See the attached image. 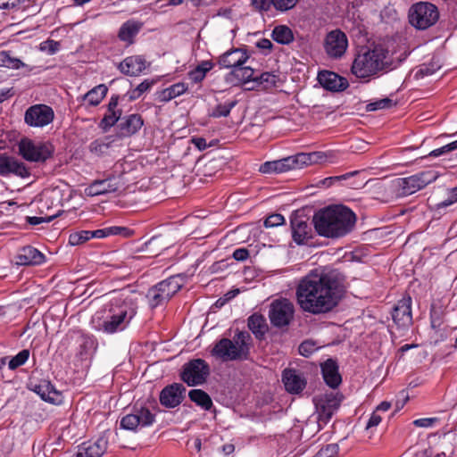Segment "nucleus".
<instances>
[{"label": "nucleus", "mask_w": 457, "mask_h": 457, "mask_svg": "<svg viewBox=\"0 0 457 457\" xmlns=\"http://www.w3.org/2000/svg\"><path fill=\"white\" fill-rule=\"evenodd\" d=\"M342 280L339 270L322 268L312 270L297 286L298 304L304 312L312 314L331 311L338 303Z\"/></svg>", "instance_id": "obj_1"}, {"label": "nucleus", "mask_w": 457, "mask_h": 457, "mask_svg": "<svg viewBox=\"0 0 457 457\" xmlns=\"http://www.w3.org/2000/svg\"><path fill=\"white\" fill-rule=\"evenodd\" d=\"M137 313V303L126 292L114 295L104 306L103 321L97 327L107 334L123 330Z\"/></svg>", "instance_id": "obj_2"}, {"label": "nucleus", "mask_w": 457, "mask_h": 457, "mask_svg": "<svg viewBox=\"0 0 457 457\" xmlns=\"http://www.w3.org/2000/svg\"><path fill=\"white\" fill-rule=\"evenodd\" d=\"M401 62L400 59L395 61L387 49L378 45L356 56L352 65V72L358 78L365 79L392 71Z\"/></svg>", "instance_id": "obj_3"}, {"label": "nucleus", "mask_w": 457, "mask_h": 457, "mask_svg": "<svg viewBox=\"0 0 457 457\" xmlns=\"http://www.w3.org/2000/svg\"><path fill=\"white\" fill-rule=\"evenodd\" d=\"M251 343L250 334L239 331L235 334L233 339L222 338L218 341L212 350V355L223 361L247 360Z\"/></svg>", "instance_id": "obj_4"}, {"label": "nucleus", "mask_w": 457, "mask_h": 457, "mask_svg": "<svg viewBox=\"0 0 457 457\" xmlns=\"http://www.w3.org/2000/svg\"><path fill=\"white\" fill-rule=\"evenodd\" d=\"M316 232L325 237H338L343 233V204L319 210L312 218Z\"/></svg>", "instance_id": "obj_5"}, {"label": "nucleus", "mask_w": 457, "mask_h": 457, "mask_svg": "<svg viewBox=\"0 0 457 457\" xmlns=\"http://www.w3.org/2000/svg\"><path fill=\"white\" fill-rule=\"evenodd\" d=\"M320 158V153H301L280 160L266 162L260 167L262 173H282L313 164Z\"/></svg>", "instance_id": "obj_6"}, {"label": "nucleus", "mask_w": 457, "mask_h": 457, "mask_svg": "<svg viewBox=\"0 0 457 457\" xmlns=\"http://www.w3.org/2000/svg\"><path fill=\"white\" fill-rule=\"evenodd\" d=\"M438 18L437 7L428 2L416 3L409 11L410 23L419 29L429 28L436 22Z\"/></svg>", "instance_id": "obj_7"}, {"label": "nucleus", "mask_w": 457, "mask_h": 457, "mask_svg": "<svg viewBox=\"0 0 457 457\" xmlns=\"http://www.w3.org/2000/svg\"><path fill=\"white\" fill-rule=\"evenodd\" d=\"M181 278L172 276L161 281L156 286L150 288L146 297L152 308H155L163 302L168 301L181 288Z\"/></svg>", "instance_id": "obj_8"}, {"label": "nucleus", "mask_w": 457, "mask_h": 457, "mask_svg": "<svg viewBox=\"0 0 457 457\" xmlns=\"http://www.w3.org/2000/svg\"><path fill=\"white\" fill-rule=\"evenodd\" d=\"M439 176L437 170H428L406 178L398 179L397 186L403 195H410L436 181Z\"/></svg>", "instance_id": "obj_9"}, {"label": "nucleus", "mask_w": 457, "mask_h": 457, "mask_svg": "<svg viewBox=\"0 0 457 457\" xmlns=\"http://www.w3.org/2000/svg\"><path fill=\"white\" fill-rule=\"evenodd\" d=\"M210 375V366L203 359H194L183 366L181 379L189 386L204 384Z\"/></svg>", "instance_id": "obj_10"}, {"label": "nucleus", "mask_w": 457, "mask_h": 457, "mask_svg": "<svg viewBox=\"0 0 457 457\" xmlns=\"http://www.w3.org/2000/svg\"><path fill=\"white\" fill-rule=\"evenodd\" d=\"M294 304L287 299L275 300L270 303L269 317L273 326H287L294 317Z\"/></svg>", "instance_id": "obj_11"}, {"label": "nucleus", "mask_w": 457, "mask_h": 457, "mask_svg": "<svg viewBox=\"0 0 457 457\" xmlns=\"http://www.w3.org/2000/svg\"><path fill=\"white\" fill-rule=\"evenodd\" d=\"M19 153L27 161L44 162L53 154V147L49 144H35L29 139H21L19 143Z\"/></svg>", "instance_id": "obj_12"}, {"label": "nucleus", "mask_w": 457, "mask_h": 457, "mask_svg": "<svg viewBox=\"0 0 457 457\" xmlns=\"http://www.w3.org/2000/svg\"><path fill=\"white\" fill-rule=\"evenodd\" d=\"M124 189V182L120 177H108L104 179H96L84 190L87 196H97L116 193Z\"/></svg>", "instance_id": "obj_13"}, {"label": "nucleus", "mask_w": 457, "mask_h": 457, "mask_svg": "<svg viewBox=\"0 0 457 457\" xmlns=\"http://www.w3.org/2000/svg\"><path fill=\"white\" fill-rule=\"evenodd\" d=\"M49 202H52V204H54V202H55V206H58L59 193L56 191H52V192H46V193L43 194V195L39 201L38 208H39L40 212L44 213L45 216L44 217H36V216L29 217V216H28L26 219H27V221L30 225L36 226V225L41 224L43 222H50L54 218L60 216V211H56L55 212H51L52 207L48 206Z\"/></svg>", "instance_id": "obj_14"}, {"label": "nucleus", "mask_w": 457, "mask_h": 457, "mask_svg": "<svg viewBox=\"0 0 457 457\" xmlns=\"http://www.w3.org/2000/svg\"><path fill=\"white\" fill-rule=\"evenodd\" d=\"M54 111L46 104H35L30 106L24 115L25 122L30 127H44L53 121Z\"/></svg>", "instance_id": "obj_15"}, {"label": "nucleus", "mask_w": 457, "mask_h": 457, "mask_svg": "<svg viewBox=\"0 0 457 457\" xmlns=\"http://www.w3.org/2000/svg\"><path fill=\"white\" fill-rule=\"evenodd\" d=\"M155 416L148 408L141 407L134 413L128 414L120 420V427L128 430H135L137 427H147L154 422Z\"/></svg>", "instance_id": "obj_16"}, {"label": "nucleus", "mask_w": 457, "mask_h": 457, "mask_svg": "<svg viewBox=\"0 0 457 457\" xmlns=\"http://www.w3.org/2000/svg\"><path fill=\"white\" fill-rule=\"evenodd\" d=\"M392 319L398 328H408L412 323L411 298L404 296L397 302L392 312Z\"/></svg>", "instance_id": "obj_17"}, {"label": "nucleus", "mask_w": 457, "mask_h": 457, "mask_svg": "<svg viewBox=\"0 0 457 457\" xmlns=\"http://www.w3.org/2000/svg\"><path fill=\"white\" fill-rule=\"evenodd\" d=\"M186 387L182 384L174 383L165 386L160 394V403L167 408H174L180 404L184 398Z\"/></svg>", "instance_id": "obj_18"}, {"label": "nucleus", "mask_w": 457, "mask_h": 457, "mask_svg": "<svg viewBox=\"0 0 457 457\" xmlns=\"http://www.w3.org/2000/svg\"><path fill=\"white\" fill-rule=\"evenodd\" d=\"M107 440L98 438L94 442H85L78 446L72 457H101L107 450Z\"/></svg>", "instance_id": "obj_19"}, {"label": "nucleus", "mask_w": 457, "mask_h": 457, "mask_svg": "<svg viewBox=\"0 0 457 457\" xmlns=\"http://www.w3.org/2000/svg\"><path fill=\"white\" fill-rule=\"evenodd\" d=\"M11 173L16 174L22 178L27 177L29 175V171L25 165L16 160L12 156H8L6 154L0 155V175L6 176Z\"/></svg>", "instance_id": "obj_20"}, {"label": "nucleus", "mask_w": 457, "mask_h": 457, "mask_svg": "<svg viewBox=\"0 0 457 457\" xmlns=\"http://www.w3.org/2000/svg\"><path fill=\"white\" fill-rule=\"evenodd\" d=\"M248 55L246 52L241 48H234L224 53L219 59V64L223 68L236 69L244 65L247 61Z\"/></svg>", "instance_id": "obj_21"}, {"label": "nucleus", "mask_w": 457, "mask_h": 457, "mask_svg": "<svg viewBox=\"0 0 457 457\" xmlns=\"http://www.w3.org/2000/svg\"><path fill=\"white\" fill-rule=\"evenodd\" d=\"M320 366L322 377L326 384L331 388L337 387L342 381V378L337 361L333 359H328Z\"/></svg>", "instance_id": "obj_22"}, {"label": "nucleus", "mask_w": 457, "mask_h": 457, "mask_svg": "<svg viewBox=\"0 0 457 457\" xmlns=\"http://www.w3.org/2000/svg\"><path fill=\"white\" fill-rule=\"evenodd\" d=\"M45 262L44 254L32 246L22 247L16 256L17 265H39Z\"/></svg>", "instance_id": "obj_23"}, {"label": "nucleus", "mask_w": 457, "mask_h": 457, "mask_svg": "<svg viewBox=\"0 0 457 457\" xmlns=\"http://www.w3.org/2000/svg\"><path fill=\"white\" fill-rule=\"evenodd\" d=\"M119 96H112L107 105V111L100 122L104 131H108L120 120L122 111L118 108Z\"/></svg>", "instance_id": "obj_24"}, {"label": "nucleus", "mask_w": 457, "mask_h": 457, "mask_svg": "<svg viewBox=\"0 0 457 457\" xmlns=\"http://www.w3.org/2000/svg\"><path fill=\"white\" fill-rule=\"evenodd\" d=\"M145 59L140 55H132L120 62L118 68L125 75L138 76L145 68Z\"/></svg>", "instance_id": "obj_25"}, {"label": "nucleus", "mask_w": 457, "mask_h": 457, "mask_svg": "<svg viewBox=\"0 0 457 457\" xmlns=\"http://www.w3.org/2000/svg\"><path fill=\"white\" fill-rule=\"evenodd\" d=\"M285 388L291 394H298L305 387L306 381L295 370H285L282 376Z\"/></svg>", "instance_id": "obj_26"}, {"label": "nucleus", "mask_w": 457, "mask_h": 457, "mask_svg": "<svg viewBox=\"0 0 457 457\" xmlns=\"http://www.w3.org/2000/svg\"><path fill=\"white\" fill-rule=\"evenodd\" d=\"M340 407V399L335 395H327L325 399H321L317 403L319 420L327 423L332 417L333 413Z\"/></svg>", "instance_id": "obj_27"}, {"label": "nucleus", "mask_w": 457, "mask_h": 457, "mask_svg": "<svg viewBox=\"0 0 457 457\" xmlns=\"http://www.w3.org/2000/svg\"><path fill=\"white\" fill-rule=\"evenodd\" d=\"M325 48L331 57H341L343 54V33L340 29L330 31L325 40Z\"/></svg>", "instance_id": "obj_28"}, {"label": "nucleus", "mask_w": 457, "mask_h": 457, "mask_svg": "<svg viewBox=\"0 0 457 457\" xmlns=\"http://www.w3.org/2000/svg\"><path fill=\"white\" fill-rule=\"evenodd\" d=\"M143 27V23L135 20H129L120 28L118 37L120 41L126 42L128 45L134 43L135 37L138 34Z\"/></svg>", "instance_id": "obj_29"}, {"label": "nucleus", "mask_w": 457, "mask_h": 457, "mask_svg": "<svg viewBox=\"0 0 457 457\" xmlns=\"http://www.w3.org/2000/svg\"><path fill=\"white\" fill-rule=\"evenodd\" d=\"M319 83L327 90L340 91L343 87V78L329 71H321L318 73Z\"/></svg>", "instance_id": "obj_30"}, {"label": "nucleus", "mask_w": 457, "mask_h": 457, "mask_svg": "<svg viewBox=\"0 0 457 457\" xmlns=\"http://www.w3.org/2000/svg\"><path fill=\"white\" fill-rule=\"evenodd\" d=\"M36 392L44 401L54 404H59L62 403L61 393L57 391L50 382L45 381L43 384L38 385L36 387Z\"/></svg>", "instance_id": "obj_31"}, {"label": "nucleus", "mask_w": 457, "mask_h": 457, "mask_svg": "<svg viewBox=\"0 0 457 457\" xmlns=\"http://www.w3.org/2000/svg\"><path fill=\"white\" fill-rule=\"evenodd\" d=\"M134 234V231L126 227L112 226L101 229L90 231L91 238H104L112 235H120L123 237H129Z\"/></svg>", "instance_id": "obj_32"}, {"label": "nucleus", "mask_w": 457, "mask_h": 457, "mask_svg": "<svg viewBox=\"0 0 457 457\" xmlns=\"http://www.w3.org/2000/svg\"><path fill=\"white\" fill-rule=\"evenodd\" d=\"M143 126V119L139 114H131L124 119L119 125L124 136L135 134Z\"/></svg>", "instance_id": "obj_33"}, {"label": "nucleus", "mask_w": 457, "mask_h": 457, "mask_svg": "<svg viewBox=\"0 0 457 457\" xmlns=\"http://www.w3.org/2000/svg\"><path fill=\"white\" fill-rule=\"evenodd\" d=\"M247 325L249 329L258 339H261L264 336L268 328L265 318L257 313H254L248 318Z\"/></svg>", "instance_id": "obj_34"}, {"label": "nucleus", "mask_w": 457, "mask_h": 457, "mask_svg": "<svg viewBox=\"0 0 457 457\" xmlns=\"http://www.w3.org/2000/svg\"><path fill=\"white\" fill-rule=\"evenodd\" d=\"M293 238L297 244H303L309 237V225L306 221L295 219L291 220Z\"/></svg>", "instance_id": "obj_35"}, {"label": "nucleus", "mask_w": 457, "mask_h": 457, "mask_svg": "<svg viewBox=\"0 0 457 457\" xmlns=\"http://www.w3.org/2000/svg\"><path fill=\"white\" fill-rule=\"evenodd\" d=\"M187 89L185 83L179 82L171 85L170 87L162 90L158 93V100L162 103L170 101L171 99L181 96Z\"/></svg>", "instance_id": "obj_36"}, {"label": "nucleus", "mask_w": 457, "mask_h": 457, "mask_svg": "<svg viewBox=\"0 0 457 457\" xmlns=\"http://www.w3.org/2000/svg\"><path fill=\"white\" fill-rule=\"evenodd\" d=\"M107 91L108 87L104 84H100L85 94L83 99L87 101L88 104L96 106L104 98Z\"/></svg>", "instance_id": "obj_37"}, {"label": "nucleus", "mask_w": 457, "mask_h": 457, "mask_svg": "<svg viewBox=\"0 0 457 457\" xmlns=\"http://www.w3.org/2000/svg\"><path fill=\"white\" fill-rule=\"evenodd\" d=\"M442 67L441 61L438 57H433L428 63L420 65L418 71L415 73V78L422 79L427 76H431Z\"/></svg>", "instance_id": "obj_38"}, {"label": "nucleus", "mask_w": 457, "mask_h": 457, "mask_svg": "<svg viewBox=\"0 0 457 457\" xmlns=\"http://www.w3.org/2000/svg\"><path fill=\"white\" fill-rule=\"evenodd\" d=\"M190 400L198 406L208 411L212 406V401L209 395L201 389H192L188 393Z\"/></svg>", "instance_id": "obj_39"}, {"label": "nucleus", "mask_w": 457, "mask_h": 457, "mask_svg": "<svg viewBox=\"0 0 457 457\" xmlns=\"http://www.w3.org/2000/svg\"><path fill=\"white\" fill-rule=\"evenodd\" d=\"M230 76H233L241 83H246L249 81L254 82L256 71L250 66L241 65L233 69L230 72Z\"/></svg>", "instance_id": "obj_40"}, {"label": "nucleus", "mask_w": 457, "mask_h": 457, "mask_svg": "<svg viewBox=\"0 0 457 457\" xmlns=\"http://www.w3.org/2000/svg\"><path fill=\"white\" fill-rule=\"evenodd\" d=\"M272 38L278 44L287 45L294 39L292 30L287 26H277L272 31Z\"/></svg>", "instance_id": "obj_41"}, {"label": "nucleus", "mask_w": 457, "mask_h": 457, "mask_svg": "<svg viewBox=\"0 0 457 457\" xmlns=\"http://www.w3.org/2000/svg\"><path fill=\"white\" fill-rule=\"evenodd\" d=\"M361 170L345 173V182L346 183V186L353 189L362 188L366 185L367 180L365 177L361 178Z\"/></svg>", "instance_id": "obj_42"}, {"label": "nucleus", "mask_w": 457, "mask_h": 457, "mask_svg": "<svg viewBox=\"0 0 457 457\" xmlns=\"http://www.w3.org/2000/svg\"><path fill=\"white\" fill-rule=\"evenodd\" d=\"M278 77L270 72H262L256 74L254 82L258 86H262L263 89H270L276 87Z\"/></svg>", "instance_id": "obj_43"}, {"label": "nucleus", "mask_w": 457, "mask_h": 457, "mask_svg": "<svg viewBox=\"0 0 457 457\" xmlns=\"http://www.w3.org/2000/svg\"><path fill=\"white\" fill-rule=\"evenodd\" d=\"M236 104L237 101H228L224 104H219L212 110L209 116L213 118L228 117Z\"/></svg>", "instance_id": "obj_44"}, {"label": "nucleus", "mask_w": 457, "mask_h": 457, "mask_svg": "<svg viewBox=\"0 0 457 457\" xmlns=\"http://www.w3.org/2000/svg\"><path fill=\"white\" fill-rule=\"evenodd\" d=\"M90 238V230L74 231L69 236V244L73 246L80 245L88 241Z\"/></svg>", "instance_id": "obj_45"}, {"label": "nucleus", "mask_w": 457, "mask_h": 457, "mask_svg": "<svg viewBox=\"0 0 457 457\" xmlns=\"http://www.w3.org/2000/svg\"><path fill=\"white\" fill-rule=\"evenodd\" d=\"M367 249L362 246H358L351 251H345V261L347 262H363L367 257Z\"/></svg>", "instance_id": "obj_46"}, {"label": "nucleus", "mask_w": 457, "mask_h": 457, "mask_svg": "<svg viewBox=\"0 0 457 457\" xmlns=\"http://www.w3.org/2000/svg\"><path fill=\"white\" fill-rule=\"evenodd\" d=\"M394 105L395 103L391 98L385 97L382 99H378L376 101L370 102V104H367L366 109L369 112H374L382 109H389Z\"/></svg>", "instance_id": "obj_47"}, {"label": "nucleus", "mask_w": 457, "mask_h": 457, "mask_svg": "<svg viewBox=\"0 0 457 457\" xmlns=\"http://www.w3.org/2000/svg\"><path fill=\"white\" fill-rule=\"evenodd\" d=\"M356 221V214L349 207L345 206V235L353 230Z\"/></svg>", "instance_id": "obj_48"}, {"label": "nucleus", "mask_w": 457, "mask_h": 457, "mask_svg": "<svg viewBox=\"0 0 457 457\" xmlns=\"http://www.w3.org/2000/svg\"><path fill=\"white\" fill-rule=\"evenodd\" d=\"M29 351L27 349H24L21 351L17 355L12 357L9 362L8 366L10 370H15L18 367L23 365L29 359Z\"/></svg>", "instance_id": "obj_49"}, {"label": "nucleus", "mask_w": 457, "mask_h": 457, "mask_svg": "<svg viewBox=\"0 0 457 457\" xmlns=\"http://www.w3.org/2000/svg\"><path fill=\"white\" fill-rule=\"evenodd\" d=\"M23 63L18 60L12 58L7 53H0V66H5L12 69H19Z\"/></svg>", "instance_id": "obj_50"}, {"label": "nucleus", "mask_w": 457, "mask_h": 457, "mask_svg": "<svg viewBox=\"0 0 457 457\" xmlns=\"http://www.w3.org/2000/svg\"><path fill=\"white\" fill-rule=\"evenodd\" d=\"M277 11L287 12L293 9L299 0H270Z\"/></svg>", "instance_id": "obj_51"}, {"label": "nucleus", "mask_w": 457, "mask_h": 457, "mask_svg": "<svg viewBox=\"0 0 457 457\" xmlns=\"http://www.w3.org/2000/svg\"><path fill=\"white\" fill-rule=\"evenodd\" d=\"M153 85L152 81L147 79L140 83L135 89L129 93V100H135L138 98L142 94L146 92Z\"/></svg>", "instance_id": "obj_52"}, {"label": "nucleus", "mask_w": 457, "mask_h": 457, "mask_svg": "<svg viewBox=\"0 0 457 457\" xmlns=\"http://www.w3.org/2000/svg\"><path fill=\"white\" fill-rule=\"evenodd\" d=\"M439 422V419L437 417L431 418H420L413 420L412 424L417 428H433Z\"/></svg>", "instance_id": "obj_53"}, {"label": "nucleus", "mask_w": 457, "mask_h": 457, "mask_svg": "<svg viewBox=\"0 0 457 457\" xmlns=\"http://www.w3.org/2000/svg\"><path fill=\"white\" fill-rule=\"evenodd\" d=\"M60 44L57 41L47 39L39 45L40 51L47 52L49 54H54L59 50Z\"/></svg>", "instance_id": "obj_54"}, {"label": "nucleus", "mask_w": 457, "mask_h": 457, "mask_svg": "<svg viewBox=\"0 0 457 457\" xmlns=\"http://www.w3.org/2000/svg\"><path fill=\"white\" fill-rule=\"evenodd\" d=\"M284 216L278 213H275L266 218L264 220V226L265 228H274L284 224Z\"/></svg>", "instance_id": "obj_55"}, {"label": "nucleus", "mask_w": 457, "mask_h": 457, "mask_svg": "<svg viewBox=\"0 0 457 457\" xmlns=\"http://www.w3.org/2000/svg\"><path fill=\"white\" fill-rule=\"evenodd\" d=\"M317 349L318 347H316L313 341L306 340L299 345V353L304 357H308Z\"/></svg>", "instance_id": "obj_56"}, {"label": "nucleus", "mask_w": 457, "mask_h": 457, "mask_svg": "<svg viewBox=\"0 0 457 457\" xmlns=\"http://www.w3.org/2000/svg\"><path fill=\"white\" fill-rule=\"evenodd\" d=\"M457 202V187L449 190L448 196L445 200L437 204L438 208H445Z\"/></svg>", "instance_id": "obj_57"}, {"label": "nucleus", "mask_w": 457, "mask_h": 457, "mask_svg": "<svg viewBox=\"0 0 457 457\" xmlns=\"http://www.w3.org/2000/svg\"><path fill=\"white\" fill-rule=\"evenodd\" d=\"M348 144H349L348 148L353 153L357 152V151H365V149L368 145L365 141L361 140V139H350V140H348Z\"/></svg>", "instance_id": "obj_58"}, {"label": "nucleus", "mask_w": 457, "mask_h": 457, "mask_svg": "<svg viewBox=\"0 0 457 457\" xmlns=\"http://www.w3.org/2000/svg\"><path fill=\"white\" fill-rule=\"evenodd\" d=\"M188 79L194 83H199L205 78V74L203 73L199 69L195 68L188 72Z\"/></svg>", "instance_id": "obj_59"}, {"label": "nucleus", "mask_w": 457, "mask_h": 457, "mask_svg": "<svg viewBox=\"0 0 457 457\" xmlns=\"http://www.w3.org/2000/svg\"><path fill=\"white\" fill-rule=\"evenodd\" d=\"M251 4L256 10L260 11H266L272 4L270 0H251Z\"/></svg>", "instance_id": "obj_60"}, {"label": "nucleus", "mask_w": 457, "mask_h": 457, "mask_svg": "<svg viewBox=\"0 0 457 457\" xmlns=\"http://www.w3.org/2000/svg\"><path fill=\"white\" fill-rule=\"evenodd\" d=\"M337 451V445H328L325 448H322L319 454L321 457H331L332 454L336 453Z\"/></svg>", "instance_id": "obj_61"}, {"label": "nucleus", "mask_w": 457, "mask_h": 457, "mask_svg": "<svg viewBox=\"0 0 457 457\" xmlns=\"http://www.w3.org/2000/svg\"><path fill=\"white\" fill-rule=\"evenodd\" d=\"M249 256V252L245 248H238L234 251L233 258L237 261H245Z\"/></svg>", "instance_id": "obj_62"}, {"label": "nucleus", "mask_w": 457, "mask_h": 457, "mask_svg": "<svg viewBox=\"0 0 457 457\" xmlns=\"http://www.w3.org/2000/svg\"><path fill=\"white\" fill-rule=\"evenodd\" d=\"M381 420H382V418L380 417V415H378L377 413V411H374L371 414L370 418L369 419L366 428H370L373 427H377L381 422Z\"/></svg>", "instance_id": "obj_63"}, {"label": "nucleus", "mask_w": 457, "mask_h": 457, "mask_svg": "<svg viewBox=\"0 0 457 457\" xmlns=\"http://www.w3.org/2000/svg\"><path fill=\"white\" fill-rule=\"evenodd\" d=\"M450 153L449 150L447 149V145H444L442 147H439V148H436V149H434L432 150L428 154V157H434V158H436V157H440L442 155H445L446 154Z\"/></svg>", "instance_id": "obj_64"}]
</instances>
